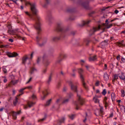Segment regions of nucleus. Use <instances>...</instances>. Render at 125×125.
<instances>
[{
    "label": "nucleus",
    "mask_w": 125,
    "mask_h": 125,
    "mask_svg": "<svg viewBox=\"0 0 125 125\" xmlns=\"http://www.w3.org/2000/svg\"><path fill=\"white\" fill-rule=\"evenodd\" d=\"M99 81L97 80L96 81V82L95 83V85L96 86H98L99 85Z\"/></svg>",
    "instance_id": "obj_40"
},
{
    "label": "nucleus",
    "mask_w": 125,
    "mask_h": 125,
    "mask_svg": "<svg viewBox=\"0 0 125 125\" xmlns=\"http://www.w3.org/2000/svg\"><path fill=\"white\" fill-rule=\"evenodd\" d=\"M113 116V113H112L111 114H110V116L109 117H112Z\"/></svg>",
    "instance_id": "obj_64"
},
{
    "label": "nucleus",
    "mask_w": 125,
    "mask_h": 125,
    "mask_svg": "<svg viewBox=\"0 0 125 125\" xmlns=\"http://www.w3.org/2000/svg\"><path fill=\"white\" fill-rule=\"evenodd\" d=\"M61 85V83L60 82H59L58 83V84L57 85V87L58 88H59Z\"/></svg>",
    "instance_id": "obj_61"
},
{
    "label": "nucleus",
    "mask_w": 125,
    "mask_h": 125,
    "mask_svg": "<svg viewBox=\"0 0 125 125\" xmlns=\"http://www.w3.org/2000/svg\"><path fill=\"white\" fill-rule=\"evenodd\" d=\"M60 99H57L56 101V103L52 106V108L56 110H58L60 107V104H59L60 101Z\"/></svg>",
    "instance_id": "obj_10"
},
{
    "label": "nucleus",
    "mask_w": 125,
    "mask_h": 125,
    "mask_svg": "<svg viewBox=\"0 0 125 125\" xmlns=\"http://www.w3.org/2000/svg\"><path fill=\"white\" fill-rule=\"evenodd\" d=\"M42 94L43 95V96L42 98V100H44L46 96L48 94L47 90L45 89V91H43Z\"/></svg>",
    "instance_id": "obj_13"
},
{
    "label": "nucleus",
    "mask_w": 125,
    "mask_h": 125,
    "mask_svg": "<svg viewBox=\"0 0 125 125\" xmlns=\"http://www.w3.org/2000/svg\"><path fill=\"white\" fill-rule=\"evenodd\" d=\"M119 77L121 79L125 81V77L124 75H122L119 76Z\"/></svg>",
    "instance_id": "obj_30"
},
{
    "label": "nucleus",
    "mask_w": 125,
    "mask_h": 125,
    "mask_svg": "<svg viewBox=\"0 0 125 125\" xmlns=\"http://www.w3.org/2000/svg\"><path fill=\"white\" fill-rule=\"evenodd\" d=\"M67 56V55L65 54H60L56 62V63H59L62 60V57H63V58L66 57Z\"/></svg>",
    "instance_id": "obj_9"
},
{
    "label": "nucleus",
    "mask_w": 125,
    "mask_h": 125,
    "mask_svg": "<svg viewBox=\"0 0 125 125\" xmlns=\"http://www.w3.org/2000/svg\"><path fill=\"white\" fill-rule=\"evenodd\" d=\"M78 72L80 76V78L82 81L83 85V87L86 90L88 89V88L86 86V84L84 82V79L83 75L82 74V73L83 72V70L81 69L80 68L78 69Z\"/></svg>",
    "instance_id": "obj_5"
},
{
    "label": "nucleus",
    "mask_w": 125,
    "mask_h": 125,
    "mask_svg": "<svg viewBox=\"0 0 125 125\" xmlns=\"http://www.w3.org/2000/svg\"><path fill=\"white\" fill-rule=\"evenodd\" d=\"M114 75V79L117 80L118 79V75L116 74H115Z\"/></svg>",
    "instance_id": "obj_42"
},
{
    "label": "nucleus",
    "mask_w": 125,
    "mask_h": 125,
    "mask_svg": "<svg viewBox=\"0 0 125 125\" xmlns=\"http://www.w3.org/2000/svg\"><path fill=\"white\" fill-rule=\"evenodd\" d=\"M40 60V59L39 57H38V58L37 59V63L39 64V62Z\"/></svg>",
    "instance_id": "obj_50"
},
{
    "label": "nucleus",
    "mask_w": 125,
    "mask_h": 125,
    "mask_svg": "<svg viewBox=\"0 0 125 125\" xmlns=\"http://www.w3.org/2000/svg\"><path fill=\"white\" fill-rule=\"evenodd\" d=\"M32 77H31L30 78L29 80L26 83V84L28 83L31 80V79H32Z\"/></svg>",
    "instance_id": "obj_57"
},
{
    "label": "nucleus",
    "mask_w": 125,
    "mask_h": 125,
    "mask_svg": "<svg viewBox=\"0 0 125 125\" xmlns=\"http://www.w3.org/2000/svg\"><path fill=\"white\" fill-rule=\"evenodd\" d=\"M35 104V103L32 102H29L27 103L28 106L30 108L32 106Z\"/></svg>",
    "instance_id": "obj_21"
},
{
    "label": "nucleus",
    "mask_w": 125,
    "mask_h": 125,
    "mask_svg": "<svg viewBox=\"0 0 125 125\" xmlns=\"http://www.w3.org/2000/svg\"><path fill=\"white\" fill-rule=\"evenodd\" d=\"M121 93H122L121 96L122 97H124L125 95V91L124 90H121Z\"/></svg>",
    "instance_id": "obj_35"
},
{
    "label": "nucleus",
    "mask_w": 125,
    "mask_h": 125,
    "mask_svg": "<svg viewBox=\"0 0 125 125\" xmlns=\"http://www.w3.org/2000/svg\"><path fill=\"white\" fill-rule=\"evenodd\" d=\"M45 3L44 4L43 7L44 8H46L47 7L48 5L50 3V0H45Z\"/></svg>",
    "instance_id": "obj_18"
},
{
    "label": "nucleus",
    "mask_w": 125,
    "mask_h": 125,
    "mask_svg": "<svg viewBox=\"0 0 125 125\" xmlns=\"http://www.w3.org/2000/svg\"><path fill=\"white\" fill-rule=\"evenodd\" d=\"M79 4L86 9H90L89 5V1H87L82 2L81 1L79 2Z\"/></svg>",
    "instance_id": "obj_8"
},
{
    "label": "nucleus",
    "mask_w": 125,
    "mask_h": 125,
    "mask_svg": "<svg viewBox=\"0 0 125 125\" xmlns=\"http://www.w3.org/2000/svg\"><path fill=\"white\" fill-rule=\"evenodd\" d=\"M104 78L105 81H107L109 79L108 75L106 73H104Z\"/></svg>",
    "instance_id": "obj_20"
},
{
    "label": "nucleus",
    "mask_w": 125,
    "mask_h": 125,
    "mask_svg": "<svg viewBox=\"0 0 125 125\" xmlns=\"http://www.w3.org/2000/svg\"><path fill=\"white\" fill-rule=\"evenodd\" d=\"M106 93V91L105 89H104L102 92V94L104 95H105Z\"/></svg>",
    "instance_id": "obj_37"
},
{
    "label": "nucleus",
    "mask_w": 125,
    "mask_h": 125,
    "mask_svg": "<svg viewBox=\"0 0 125 125\" xmlns=\"http://www.w3.org/2000/svg\"><path fill=\"white\" fill-rule=\"evenodd\" d=\"M44 43H42V44H39V46L40 47H42V46L44 45Z\"/></svg>",
    "instance_id": "obj_59"
},
{
    "label": "nucleus",
    "mask_w": 125,
    "mask_h": 125,
    "mask_svg": "<svg viewBox=\"0 0 125 125\" xmlns=\"http://www.w3.org/2000/svg\"><path fill=\"white\" fill-rule=\"evenodd\" d=\"M25 13L27 15H28L31 19L33 20H35L36 21V24L35 26V27L37 31V34H39L41 32L42 30L41 28V24L40 23V21L41 20V19L40 18V19L38 20L36 17V16L33 14H29L27 11H25ZM32 14H33L32 13Z\"/></svg>",
    "instance_id": "obj_3"
},
{
    "label": "nucleus",
    "mask_w": 125,
    "mask_h": 125,
    "mask_svg": "<svg viewBox=\"0 0 125 125\" xmlns=\"http://www.w3.org/2000/svg\"><path fill=\"white\" fill-rule=\"evenodd\" d=\"M65 120V118L64 117H62V118L57 121V122L58 124H61Z\"/></svg>",
    "instance_id": "obj_17"
},
{
    "label": "nucleus",
    "mask_w": 125,
    "mask_h": 125,
    "mask_svg": "<svg viewBox=\"0 0 125 125\" xmlns=\"http://www.w3.org/2000/svg\"><path fill=\"white\" fill-rule=\"evenodd\" d=\"M84 41L86 42V46H88L90 42V40L87 39H85L84 40Z\"/></svg>",
    "instance_id": "obj_33"
},
{
    "label": "nucleus",
    "mask_w": 125,
    "mask_h": 125,
    "mask_svg": "<svg viewBox=\"0 0 125 125\" xmlns=\"http://www.w3.org/2000/svg\"><path fill=\"white\" fill-rule=\"evenodd\" d=\"M25 2V5H27V4H29L31 6V9L32 13L34 15L36 16L37 19L38 20H39L40 19V17L37 14L38 11L35 8V4H31L30 2H27L26 0V2Z\"/></svg>",
    "instance_id": "obj_4"
},
{
    "label": "nucleus",
    "mask_w": 125,
    "mask_h": 125,
    "mask_svg": "<svg viewBox=\"0 0 125 125\" xmlns=\"http://www.w3.org/2000/svg\"><path fill=\"white\" fill-rule=\"evenodd\" d=\"M16 83V82L13 80H12L10 82V84L13 85L15 84Z\"/></svg>",
    "instance_id": "obj_45"
},
{
    "label": "nucleus",
    "mask_w": 125,
    "mask_h": 125,
    "mask_svg": "<svg viewBox=\"0 0 125 125\" xmlns=\"http://www.w3.org/2000/svg\"><path fill=\"white\" fill-rule=\"evenodd\" d=\"M101 25L99 24L98 27H94L93 28V29L91 30L90 31V35L91 36L93 34H94V33L95 32L99 30L100 29H101L102 30V32H103L105 31L106 29H107L106 27L104 28H103L101 29Z\"/></svg>",
    "instance_id": "obj_6"
},
{
    "label": "nucleus",
    "mask_w": 125,
    "mask_h": 125,
    "mask_svg": "<svg viewBox=\"0 0 125 125\" xmlns=\"http://www.w3.org/2000/svg\"><path fill=\"white\" fill-rule=\"evenodd\" d=\"M26 88H24L21 89L20 90L19 92L20 93H23V91Z\"/></svg>",
    "instance_id": "obj_44"
},
{
    "label": "nucleus",
    "mask_w": 125,
    "mask_h": 125,
    "mask_svg": "<svg viewBox=\"0 0 125 125\" xmlns=\"http://www.w3.org/2000/svg\"><path fill=\"white\" fill-rule=\"evenodd\" d=\"M8 33H9L10 34H12V31L10 30H9L8 31Z\"/></svg>",
    "instance_id": "obj_55"
},
{
    "label": "nucleus",
    "mask_w": 125,
    "mask_h": 125,
    "mask_svg": "<svg viewBox=\"0 0 125 125\" xmlns=\"http://www.w3.org/2000/svg\"><path fill=\"white\" fill-rule=\"evenodd\" d=\"M75 19V18H72L71 17H70L69 18V20H73Z\"/></svg>",
    "instance_id": "obj_60"
},
{
    "label": "nucleus",
    "mask_w": 125,
    "mask_h": 125,
    "mask_svg": "<svg viewBox=\"0 0 125 125\" xmlns=\"http://www.w3.org/2000/svg\"><path fill=\"white\" fill-rule=\"evenodd\" d=\"M111 97L113 101L115 100V94L114 93H113L111 94Z\"/></svg>",
    "instance_id": "obj_24"
},
{
    "label": "nucleus",
    "mask_w": 125,
    "mask_h": 125,
    "mask_svg": "<svg viewBox=\"0 0 125 125\" xmlns=\"http://www.w3.org/2000/svg\"><path fill=\"white\" fill-rule=\"evenodd\" d=\"M97 59V56L95 55L92 57H90L89 58V61L90 62L96 60Z\"/></svg>",
    "instance_id": "obj_14"
},
{
    "label": "nucleus",
    "mask_w": 125,
    "mask_h": 125,
    "mask_svg": "<svg viewBox=\"0 0 125 125\" xmlns=\"http://www.w3.org/2000/svg\"><path fill=\"white\" fill-rule=\"evenodd\" d=\"M36 39H37V41L38 42L40 39H41V38H39L38 36H37L36 37Z\"/></svg>",
    "instance_id": "obj_53"
},
{
    "label": "nucleus",
    "mask_w": 125,
    "mask_h": 125,
    "mask_svg": "<svg viewBox=\"0 0 125 125\" xmlns=\"http://www.w3.org/2000/svg\"><path fill=\"white\" fill-rule=\"evenodd\" d=\"M124 40H122L121 42H116L117 45L119 47H123L125 46V44L123 43Z\"/></svg>",
    "instance_id": "obj_12"
},
{
    "label": "nucleus",
    "mask_w": 125,
    "mask_h": 125,
    "mask_svg": "<svg viewBox=\"0 0 125 125\" xmlns=\"http://www.w3.org/2000/svg\"><path fill=\"white\" fill-rule=\"evenodd\" d=\"M120 56L119 55L117 57V59L118 60H119L120 59Z\"/></svg>",
    "instance_id": "obj_58"
},
{
    "label": "nucleus",
    "mask_w": 125,
    "mask_h": 125,
    "mask_svg": "<svg viewBox=\"0 0 125 125\" xmlns=\"http://www.w3.org/2000/svg\"><path fill=\"white\" fill-rule=\"evenodd\" d=\"M68 82L69 85L70 86L72 90L74 92L77 93L78 100L76 102L74 103L75 105L76 106L75 109L77 110L80 109L81 107L84 104V100L81 96L80 95H79L78 94L77 86L76 85H74L73 84V83L71 81H69Z\"/></svg>",
    "instance_id": "obj_1"
},
{
    "label": "nucleus",
    "mask_w": 125,
    "mask_h": 125,
    "mask_svg": "<svg viewBox=\"0 0 125 125\" xmlns=\"http://www.w3.org/2000/svg\"><path fill=\"white\" fill-rule=\"evenodd\" d=\"M47 71V68L44 69L42 70V72L43 73H45Z\"/></svg>",
    "instance_id": "obj_51"
},
{
    "label": "nucleus",
    "mask_w": 125,
    "mask_h": 125,
    "mask_svg": "<svg viewBox=\"0 0 125 125\" xmlns=\"http://www.w3.org/2000/svg\"><path fill=\"white\" fill-rule=\"evenodd\" d=\"M18 98H17V96H16L15 97V101H14L13 102V104L14 106H16V105L17 103L18 102Z\"/></svg>",
    "instance_id": "obj_28"
},
{
    "label": "nucleus",
    "mask_w": 125,
    "mask_h": 125,
    "mask_svg": "<svg viewBox=\"0 0 125 125\" xmlns=\"http://www.w3.org/2000/svg\"><path fill=\"white\" fill-rule=\"evenodd\" d=\"M104 103L105 104V109H106L108 105V104L106 101L104 102Z\"/></svg>",
    "instance_id": "obj_43"
},
{
    "label": "nucleus",
    "mask_w": 125,
    "mask_h": 125,
    "mask_svg": "<svg viewBox=\"0 0 125 125\" xmlns=\"http://www.w3.org/2000/svg\"><path fill=\"white\" fill-rule=\"evenodd\" d=\"M47 56L45 53H44L42 57V60L43 61V64L45 67H47L49 65L50 62L47 60H46L47 58Z\"/></svg>",
    "instance_id": "obj_7"
},
{
    "label": "nucleus",
    "mask_w": 125,
    "mask_h": 125,
    "mask_svg": "<svg viewBox=\"0 0 125 125\" xmlns=\"http://www.w3.org/2000/svg\"><path fill=\"white\" fill-rule=\"evenodd\" d=\"M91 21L90 20H89V21H87L86 22L84 21L82 25H79V26H80V27H82V26H83L85 24H88Z\"/></svg>",
    "instance_id": "obj_23"
},
{
    "label": "nucleus",
    "mask_w": 125,
    "mask_h": 125,
    "mask_svg": "<svg viewBox=\"0 0 125 125\" xmlns=\"http://www.w3.org/2000/svg\"><path fill=\"white\" fill-rule=\"evenodd\" d=\"M12 54H13L12 56H14V57H16L17 56H18V53H17L16 52H13L12 53Z\"/></svg>",
    "instance_id": "obj_39"
},
{
    "label": "nucleus",
    "mask_w": 125,
    "mask_h": 125,
    "mask_svg": "<svg viewBox=\"0 0 125 125\" xmlns=\"http://www.w3.org/2000/svg\"><path fill=\"white\" fill-rule=\"evenodd\" d=\"M46 116H47L46 115H45L44 118H43L41 119L40 120H39L38 121L39 122V121H43L44 120H45L46 119Z\"/></svg>",
    "instance_id": "obj_34"
},
{
    "label": "nucleus",
    "mask_w": 125,
    "mask_h": 125,
    "mask_svg": "<svg viewBox=\"0 0 125 125\" xmlns=\"http://www.w3.org/2000/svg\"><path fill=\"white\" fill-rule=\"evenodd\" d=\"M3 70L4 73H7V70L6 69L4 68H3Z\"/></svg>",
    "instance_id": "obj_47"
},
{
    "label": "nucleus",
    "mask_w": 125,
    "mask_h": 125,
    "mask_svg": "<svg viewBox=\"0 0 125 125\" xmlns=\"http://www.w3.org/2000/svg\"><path fill=\"white\" fill-rule=\"evenodd\" d=\"M114 24H110L109 25H107L106 27V28L107 29H109L110 28V27H112L113 25Z\"/></svg>",
    "instance_id": "obj_41"
},
{
    "label": "nucleus",
    "mask_w": 125,
    "mask_h": 125,
    "mask_svg": "<svg viewBox=\"0 0 125 125\" xmlns=\"http://www.w3.org/2000/svg\"><path fill=\"white\" fill-rule=\"evenodd\" d=\"M52 100V99H50L48 100L46 102V104H45V105L46 106L49 105L50 104Z\"/></svg>",
    "instance_id": "obj_32"
},
{
    "label": "nucleus",
    "mask_w": 125,
    "mask_h": 125,
    "mask_svg": "<svg viewBox=\"0 0 125 125\" xmlns=\"http://www.w3.org/2000/svg\"><path fill=\"white\" fill-rule=\"evenodd\" d=\"M95 13V12L94 11H92L89 14V16H91L92 14H94Z\"/></svg>",
    "instance_id": "obj_49"
},
{
    "label": "nucleus",
    "mask_w": 125,
    "mask_h": 125,
    "mask_svg": "<svg viewBox=\"0 0 125 125\" xmlns=\"http://www.w3.org/2000/svg\"><path fill=\"white\" fill-rule=\"evenodd\" d=\"M69 101V99H65L63 100L62 103V104H65L67 103Z\"/></svg>",
    "instance_id": "obj_29"
},
{
    "label": "nucleus",
    "mask_w": 125,
    "mask_h": 125,
    "mask_svg": "<svg viewBox=\"0 0 125 125\" xmlns=\"http://www.w3.org/2000/svg\"><path fill=\"white\" fill-rule=\"evenodd\" d=\"M25 88H26V89H32V86H28L26 87H25Z\"/></svg>",
    "instance_id": "obj_46"
},
{
    "label": "nucleus",
    "mask_w": 125,
    "mask_h": 125,
    "mask_svg": "<svg viewBox=\"0 0 125 125\" xmlns=\"http://www.w3.org/2000/svg\"><path fill=\"white\" fill-rule=\"evenodd\" d=\"M121 109H122L123 110L124 112L125 113V106L124 105H121Z\"/></svg>",
    "instance_id": "obj_48"
},
{
    "label": "nucleus",
    "mask_w": 125,
    "mask_h": 125,
    "mask_svg": "<svg viewBox=\"0 0 125 125\" xmlns=\"http://www.w3.org/2000/svg\"><path fill=\"white\" fill-rule=\"evenodd\" d=\"M108 40H104L101 42V45L103 46H104L108 44Z\"/></svg>",
    "instance_id": "obj_16"
},
{
    "label": "nucleus",
    "mask_w": 125,
    "mask_h": 125,
    "mask_svg": "<svg viewBox=\"0 0 125 125\" xmlns=\"http://www.w3.org/2000/svg\"><path fill=\"white\" fill-rule=\"evenodd\" d=\"M17 37L20 39L21 40L24 41L25 40L24 38H25L24 37H21L19 35H18Z\"/></svg>",
    "instance_id": "obj_36"
},
{
    "label": "nucleus",
    "mask_w": 125,
    "mask_h": 125,
    "mask_svg": "<svg viewBox=\"0 0 125 125\" xmlns=\"http://www.w3.org/2000/svg\"><path fill=\"white\" fill-rule=\"evenodd\" d=\"M93 100L95 103H99V100H98L97 98H96L95 97H93Z\"/></svg>",
    "instance_id": "obj_25"
},
{
    "label": "nucleus",
    "mask_w": 125,
    "mask_h": 125,
    "mask_svg": "<svg viewBox=\"0 0 125 125\" xmlns=\"http://www.w3.org/2000/svg\"><path fill=\"white\" fill-rule=\"evenodd\" d=\"M34 52H32L31 53V55H30V56H31V57H30V59H32V58L33 55V54H34Z\"/></svg>",
    "instance_id": "obj_52"
},
{
    "label": "nucleus",
    "mask_w": 125,
    "mask_h": 125,
    "mask_svg": "<svg viewBox=\"0 0 125 125\" xmlns=\"http://www.w3.org/2000/svg\"><path fill=\"white\" fill-rule=\"evenodd\" d=\"M108 24V23L107 22V23H103L102 25L103 26H107V25Z\"/></svg>",
    "instance_id": "obj_54"
},
{
    "label": "nucleus",
    "mask_w": 125,
    "mask_h": 125,
    "mask_svg": "<svg viewBox=\"0 0 125 125\" xmlns=\"http://www.w3.org/2000/svg\"><path fill=\"white\" fill-rule=\"evenodd\" d=\"M9 42H13V39H9Z\"/></svg>",
    "instance_id": "obj_62"
},
{
    "label": "nucleus",
    "mask_w": 125,
    "mask_h": 125,
    "mask_svg": "<svg viewBox=\"0 0 125 125\" xmlns=\"http://www.w3.org/2000/svg\"><path fill=\"white\" fill-rule=\"evenodd\" d=\"M75 10V9L73 8L72 9L69 8L66 10L67 12L69 13H72L74 12Z\"/></svg>",
    "instance_id": "obj_19"
},
{
    "label": "nucleus",
    "mask_w": 125,
    "mask_h": 125,
    "mask_svg": "<svg viewBox=\"0 0 125 125\" xmlns=\"http://www.w3.org/2000/svg\"><path fill=\"white\" fill-rule=\"evenodd\" d=\"M17 112L14 111L12 112V116L14 120H16L17 118Z\"/></svg>",
    "instance_id": "obj_22"
},
{
    "label": "nucleus",
    "mask_w": 125,
    "mask_h": 125,
    "mask_svg": "<svg viewBox=\"0 0 125 125\" xmlns=\"http://www.w3.org/2000/svg\"><path fill=\"white\" fill-rule=\"evenodd\" d=\"M121 60L123 62H125V59L124 58L122 57L121 58Z\"/></svg>",
    "instance_id": "obj_56"
},
{
    "label": "nucleus",
    "mask_w": 125,
    "mask_h": 125,
    "mask_svg": "<svg viewBox=\"0 0 125 125\" xmlns=\"http://www.w3.org/2000/svg\"><path fill=\"white\" fill-rule=\"evenodd\" d=\"M52 73H51L49 76L48 79L47 81V83L48 84H49L52 80Z\"/></svg>",
    "instance_id": "obj_15"
},
{
    "label": "nucleus",
    "mask_w": 125,
    "mask_h": 125,
    "mask_svg": "<svg viewBox=\"0 0 125 125\" xmlns=\"http://www.w3.org/2000/svg\"><path fill=\"white\" fill-rule=\"evenodd\" d=\"M68 29H64L61 23H58L56 28V31L62 32L59 37H55L52 39L53 41L55 42H57L60 39L63 38L65 36L64 33L68 30Z\"/></svg>",
    "instance_id": "obj_2"
},
{
    "label": "nucleus",
    "mask_w": 125,
    "mask_h": 125,
    "mask_svg": "<svg viewBox=\"0 0 125 125\" xmlns=\"http://www.w3.org/2000/svg\"><path fill=\"white\" fill-rule=\"evenodd\" d=\"M28 59V57L27 55H25L22 58V64L25 65L27 60Z\"/></svg>",
    "instance_id": "obj_11"
},
{
    "label": "nucleus",
    "mask_w": 125,
    "mask_h": 125,
    "mask_svg": "<svg viewBox=\"0 0 125 125\" xmlns=\"http://www.w3.org/2000/svg\"><path fill=\"white\" fill-rule=\"evenodd\" d=\"M115 13L116 14H117L119 12V11L117 10H115L114 11Z\"/></svg>",
    "instance_id": "obj_63"
},
{
    "label": "nucleus",
    "mask_w": 125,
    "mask_h": 125,
    "mask_svg": "<svg viewBox=\"0 0 125 125\" xmlns=\"http://www.w3.org/2000/svg\"><path fill=\"white\" fill-rule=\"evenodd\" d=\"M7 55L9 57H14L13 56H12V53H11V52H7Z\"/></svg>",
    "instance_id": "obj_31"
},
{
    "label": "nucleus",
    "mask_w": 125,
    "mask_h": 125,
    "mask_svg": "<svg viewBox=\"0 0 125 125\" xmlns=\"http://www.w3.org/2000/svg\"><path fill=\"white\" fill-rule=\"evenodd\" d=\"M18 31L17 29H15V30H11L12 34H14L16 33V32Z\"/></svg>",
    "instance_id": "obj_38"
},
{
    "label": "nucleus",
    "mask_w": 125,
    "mask_h": 125,
    "mask_svg": "<svg viewBox=\"0 0 125 125\" xmlns=\"http://www.w3.org/2000/svg\"><path fill=\"white\" fill-rule=\"evenodd\" d=\"M75 115L74 114H72L71 115H68V116L72 120H73V119Z\"/></svg>",
    "instance_id": "obj_27"
},
{
    "label": "nucleus",
    "mask_w": 125,
    "mask_h": 125,
    "mask_svg": "<svg viewBox=\"0 0 125 125\" xmlns=\"http://www.w3.org/2000/svg\"><path fill=\"white\" fill-rule=\"evenodd\" d=\"M37 71V70L34 67H32L30 71V73L31 74H32L33 73L34 71Z\"/></svg>",
    "instance_id": "obj_26"
}]
</instances>
